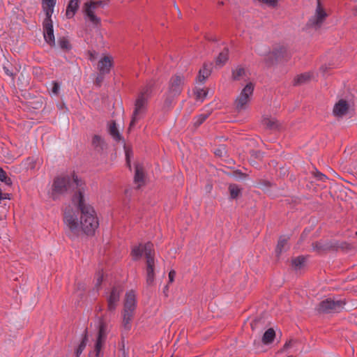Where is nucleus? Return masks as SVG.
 Masks as SVG:
<instances>
[{
	"instance_id": "f257e3e1",
	"label": "nucleus",
	"mask_w": 357,
	"mask_h": 357,
	"mask_svg": "<svg viewBox=\"0 0 357 357\" xmlns=\"http://www.w3.org/2000/svg\"><path fill=\"white\" fill-rule=\"evenodd\" d=\"M73 204L75 210L68 206L64 211L63 222L67 235L71 238L79 236L82 232L93 235L99 226L93 208L86 203L81 192L73 198Z\"/></svg>"
},
{
	"instance_id": "f03ea898",
	"label": "nucleus",
	"mask_w": 357,
	"mask_h": 357,
	"mask_svg": "<svg viewBox=\"0 0 357 357\" xmlns=\"http://www.w3.org/2000/svg\"><path fill=\"white\" fill-rule=\"evenodd\" d=\"M82 185V181L79 180L75 174L58 176L53 181L51 197L53 199H56L60 195H64L75 191L74 197L79 195L80 192L83 194Z\"/></svg>"
},
{
	"instance_id": "7ed1b4c3",
	"label": "nucleus",
	"mask_w": 357,
	"mask_h": 357,
	"mask_svg": "<svg viewBox=\"0 0 357 357\" xmlns=\"http://www.w3.org/2000/svg\"><path fill=\"white\" fill-rule=\"evenodd\" d=\"M142 255H144L146 258V284L151 286L154 283L155 269V252L151 243L149 242L133 248L132 255L135 260L139 259Z\"/></svg>"
},
{
	"instance_id": "20e7f679",
	"label": "nucleus",
	"mask_w": 357,
	"mask_h": 357,
	"mask_svg": "<svg viewBox=\"0 0 357 357\" xmlns=\"http://www.w3.org/2000/svg\"><path fill=\"white\" fill-rule=\"evenodd\" d=\"M151 93V86L146 85L142 89L141 92L138 95L135 102L134 111L132 115L131 121L130 123L129 130L134 127L146 114L148 100Z\"/></svg>"
},
{
	"instance_id": "39448f33",
	"label": "nucleus",
	"mask_w": 357,
	"mask_h": 357,
	"mask_svg": "<svg viewBox=\"0 0 357 357\" xmlns=\"http://www.w3.org/2000/svg\"><path fill=\"white\" fill-rule=\"evenodd\" d=\"M136 309V296L133 291L126 294L124 307L123 311L122 325L124 331H129L131 328V321Z\"/></svg>"
},
{
	"instance_id": "423d86ee",
	"label": "nucleus",
	"mask_w": 357,
	"mask_h": 357,
	"mask_svg": "<svg viewBox=\"0 0 357 357\" xmlns=\"http://www.w3.org/2000/svg\"><path fill=\"white\" fill-rule=\"evenodd\" d=\"M255 86L252 82L248 83L241 90L235 100V108L238 112L245 110L252 96Z\"/></svg>"
},
{
	"instance_id": "0eeeda50",
	"label": "nucleus",
	"mask_w": 357,
	"mask_h": 357,
	"mask_svg": "<svg viewBox=\"0 0 357 357\" xmlns=\"http://www.w3.org/2000/svg\"><path fill=\"white\" fill-rule=\"evenodd\" d=\"M327 17L328 14L325 8L321 5L320 1L317 0L314 13L309 19L307 26L317 30L322 26Z\"/></svg>"
},
{
	"instance_id": "6e6552de",
	"label": "nucleus",
	"mask_w": 357,
	"mask_h": 357,
	"mask_svg": "<svg viewBox=\"0 0 357 357\" xmlns=\"http://www.w3.org/2000/svg\"><path fill=\"white\" fill-rule=\"evenodd\" d=\"M107 325L101 319L99 322L98 333L93 351L89 354L90 357H99L103 344L105 342L107 334Z\"/></svg>"
},
{
	"instance_id": "1a4fd4ad",
	"label": "nucleus",
	"mask_w": 357,
	"mask_h": 357,
	"mask_svg": "<svg viewBox=\"0 0 357 357\" xmlns=\"http://www.w3.org/2000/svg\"><path fill=\"white\" fill-rule=\"evenodd\" d=\"M345 303L342 300L326 299L319 303L318 311L324 313L339 312L344 308Z\"/></svg>"
},
{
	"instance_id": "9d476101",
	"label": "nucleus",
	"mask_w": 357,
	"mask_h": 357,
	"mask_svg": "<svg viewBox=\"0 0 357 357\" xmlns=\"http://www.w3.org/2000/svg\"><path fill=\"white\" fill-rule=\"evenodd\" d=\"M102 1L98 0H90L84 3L82 10L83 13L89 18L90 22L94 24L100 23V19L94 14L96 10L101 6Z\"/></svg>"
},
{
	"instance_id": "9b49d317",
	"label": "nucleus",
	"mask_w": 357,
	"mask_h": 357,
	"mask_svg": "<svg viewBox=\"0 0 357 357\" xmlns=\"http://www.w3.org/2000/svg\"><path fill=\"white\" fill-rule=\"evenodd\" d=\"M185 77L183 75H174L169 81L167 92L171 93L173 96H178L183 91Z\"/></svg>"
},
{
	"instance_id": "f8f14e48",
	"label": "nucleus",
	"mask_w": 357,
	"mask_h": 357,
	"mask_svg": "<svg viewBox=\"0 0 357 357\" xmlns=\"http://www.w3.org/2000/svg\"><path fill=\"white\" fill-rule=\"evenodd\" d=\"M43 35L47 43L50 45L55 44L52 20L50 17H46L43 22Z\"/></svg>"
},
{
	"instance_id": "ddd939ff",
	"label": "nucleus",
	"mask_w": 357,
	"mask_h": 357,
	"mask_svg": "<svg viewBox=\"0 0 357 357\" xmlns=\"http://www.w3.org/2000/svg\"><path fill=\"white\" fill-rule=\"evenodd\" d=\"M113 66V59L110 56H104L98 63V70L100 75L109 73L111 68Z\"/></svg>"
},
{
	"instance_id": "4468645a",
	"label": "nucleus",
	"mask_w": 357,
	"mask_h": 357,
	"mask_svg": "<svg viewBox=\"0 0 357 357\" xmlns=\"http://www.w3.org/2000/svg\"><path fill=\"white\" fill-rule=\"evenodd\" d=\"M121 290L119 288L114 287L107 299V310L113 311L115 310L119 301Z\"/></svg>"
},
{
	"instance_id": "2eb2a0df",
	"label": "nucleus",
	"mask_w": 357,
	"mask_h": 357,
	"mask_svg": "<svg viewBox=\"0 0 357 357\" xmlns=\"http://www.w3.org/2000/svg\"><path fill=\"white\" fill-rule=\"evenodd\" d=\"M349 108L347 102L341 99L334 105L333 112L335 116L342 117L347 113Z\"/></svg>"
},
{
	"instance_id": "dca6fc26",
	"label": "nucleus",
	"mask_w": 357,
	"mask_h": 357,
	"mask_svg": "<svg viewBox=\"0 0 357 357\" xmlns=\"http://www.w3.org/2000/svg\"><path fill=\"white\" fill-rule=\"evenodd\" d=\"M79 0H70L66 8V16L68 19L73 18L79 8Z\"/></svg>"
},
{
	"instance_id": "f3484780",
	"label": "nucleus",
	"mask_w": 357,
	"mask_h": 357,
	"mask_svg": "<svg viewBox=\"0 0 357 357\" xmlns=\"http://www.w3.org/2000/svg\"><path fill=\"white\" fill-rule=\"evenodd\" d=\"M55 4L56 0H43L42 6L45 13L46 17H52Z\"/></svg>"
},
{
	"instance_id": "a211bd4d",
	"label": "nucleus",
	"mask_w": 357,
	"mask_h": 357,
	"mask_svg": "<svg viewBox=\"0 0 357 357\" xmlns=\"http://www.w3.org/2000/svg\"><path fill=\"white\" fill-rule=\"evenodd\" d=\"M232 77L234 80H241L248 78L246 70L241 66H237L232 71Z\"/></svg>"
},
{
	"instance_id": "6ab92c4d",
	"label": "nucleus",
	"mask_w": 357,
	"mask_h": 357,
	"mask_svg": "<svg viewBox=\"0 0 357 357\" xmlns=\"http://www.w3.org/2000/svg\"><path fill=\"white\" fill-rule=\"evenodd\" d=\"M313 77L312 73H305L303 74H301L298 75L294 80V85H301L308 82L312 79Z\"/></svg>"
},
{
	"instance_id": "aec40b11",
	"label": "nucleus",
	"mask_w": 357,
	"mask_h": 357,
	"mask_svg": "<svg viewBox=\"0 0 357 357\" xmlns=\"http://www.w3.org/2000/svg\"><path fill=\"white\" fill-rule=\"evenodd\" d=\"M144 177L143 167L140 165H137L135 167V182L137 184L138 188L144 183Z\"/></svg>"
},
{
	"instance_id": "412c9836",
	"label": "nucleus",
	"mask_w": 357,
	"mask_h": 357,
	"mask_svg": "<svg viewBox=\"0 0 357 357\" xmlns=\"http://www.w3.org/2000/svg\"><path fill=\"white\" fill-rule=\"evenodd\" d=\"M92 144L93 147L98 151H102L106 144L104 140L99 135H94L92 139Z\"/></svg>"
},
{
	"instance_id": "4be33fe9",
	"label": "nucleus",
	"mask_w": 357,
	"mask_h": 357,
	"mask_svg": "<svg viewBox=\"0 0 357 357\" xmlns=\"http://www.w3.org/2000/svg\"><path fill=\"white\" fill-rule=\"evenodd\" d=\"M275 337V333L273 328L268 329L262 337V342L265 344L271 343Z\"/></svg>"
},
{
	"instance_id": "5701e85b",
	"label": "nucleus",
	"mask_w": 357,
	"mask_h": 357,
	"mask_svg": "<svg viewBox=\"0 0 357 357\" xmlns=\"http://www.w3.org/2000/svg\"><path fill=\"white\" fill-rule=\"evenodd\" d=\"M177 96H173L171 93L166 92L164 95V104L163 107L165 109H169L172 107L174 99Z\"/></svg>"
},
{
	"instance_id": "b1692460",
	"label": "nucleus",
	"mask_w": 357,
	"mask_h": 357,
	"mask_svg": "<svg viewBox=\"0 0 357 357\" xmlns=\"http://www.w3.org/2000/svg\"><path fill=\"white\" fill-rule=\"evenodd\" d=\"M263 123L268 128L275 130L278 128V123L275 119L273 117H266L263 120Z\"/></svg>"
},
{
	"instance_id": "393cba45",
	"label": "nucleus",
	"mask_w": 357,
	"mask_h": 357,
	"mask_svg": "<svg viewBox=\"0 0 357 357\" xmlns=\"http://www.w3.org/2000/svg\"><path fill=\"white\" fill-rule=\"evenodd\" d=\"M211 74L210 68L207 66H204L202 69L199 71L198 80L200 82H203Z\"/></svg>"
},
{
	"instance_id": "a878e982",
	"label": "nucleus",
	"mask_w": 357,
	"mask_h": 357,
	"mask_svg": "<svg viewBox=\"0 0 357 357\" xmlns=\"http://www.w3.org/2000/svg\"><path fill=\"white\" fill-rule=\"evenodd\" d=\"M194 93L196 100L200 102H202L207 96L208 91L204 89L196 88Z\"/></svg>"
},
{
	"instance_id": "bb28decb",
	"label": "nucleus",
	"mask_w": 357,
	"mask_h": 357,
	"mask_svg": "<svg viewBox=\"0 0 357 357\" xmlns=\"http://www.w3.org/2000/svg\"><path fill=\"white\" fill-rule=\"evenodd\" d=\"M287 241H288V238H286L285 236H281L279 238V241L278 242V245L276 247V250H275L276 254L278 255H280L283 252V250H284V248L287 245Z\"/></svg>"
},
{
	"instance_id": "cd10ccee",
	"label": "nucleus",
	"mask_w": 357,
	"mask_h": 357,
	"mask_svg": "<svg viewBox=\"0 0 357 357\" xmlns=\"http://www.w3.org/2000/svg\"><path fill=\"white\" fill-rule=\"evenodd\" d=\"M258 53L261 56H265L264 61L267 63H272V61H269V59H271L273 56L276 58L279 57V55L277 54L275 52H269L268 48H265L264 51L258 50Z\"/></svg>"
},
{
	"instance_id": "c85d7f7f",
	"label": "nucleus",
	"mask_w": 357,
	"mask_h": 357,
	"mask_svg": "<svg viewBox=\"0 0 357 357\" xmlns=\"http://www.w3.org/2000/svg\"><path fill=\"white\" fill-rule=\"evenodd\" d=\"M109 132L112 137L116 141H119L121 139L120 133L116 126V123L112 122L109 124Z\"/></svg>"
},
{
	"instance_id": "c756f323",
	"label": "nucleus",
	"mask_w": 357,
	"mask_h": 357,
	"mask_svg": "<svg viewBox=\"0 0 357 357\" xmlns=\"http://www.w3.org/2000/svg\"><path fill=\"white\" fill-rule=\"evenodd\" d=\"M209 114H210L208 112H206V113L200 114L196 116L195 117H194V119H193L194 126L195 127L199 126L202 123H203L206 121V119L208 117Z\"/></svg>"
},
{
	"instance_id": "7c9ffc66",
	"label": "nucleus",
	"mask_w": 357,
	"mask_h": 357,
	"mask_svg": "<svg viewBox=\"0 0 357 357\" xmlns=\"http://www.w3.org/2000/svg\"><path fill=\"white\" fill-rule=\"evenodd\" d=\"M228 50L225 48L224 50L219 54L216 59V63L218 65L222 66L226 63L228 59Z\"/></svg>"
},
{
	"instance_id": "2f4dec72",
	"label": "nucleus",
	"mask_w": 357,
	"mask_h": 357,
	"mask_svg": "<svg viewBox=\"0 0 357 357\" xmlns=\"http://www.w3.org/2000/svg\"><path fill=\"white\" fill-rule=\"evenodd\" d=\"M231 198L236 199L241 193V189L236 184H231L229 187Z\"/></svg>"
},
{
	"instance_id": "473e14b6",
	"label": "nucleus",
	"mask_w": 357,
	"mask_h": 357,
	"mask_svg": "<svg viewBox=\"0 0 357 357\" xmlns=\"http://www.w3.org/2000/svg\"><path fill=\"white\" fill-rule=\"evenodd\" d=\"M2 68L3 70L4 73L6 75L12 77V79H14L15 73H14L13 70L10 69V64L8 61H6L3 63Z\"/></svg>"
},
{
	"instance_id": "72a5a7b5",
	"label": "nucleus",
	"mask_w": 357,
	"mask_h": 357,
	"mask_svg": "<svg viewBox=\"0 0 357 357\" xmlns=\"http://www.w3.org/2000/svg\"><path fill=\"white\" fill-rule=\"evenodd\" d=\"M87 343V336L85 334L81 343L79 344L78 348L75 351V355L77 357H79L80 354L82 353L83 350L85 349Z\"/></svg>"
},
{
	"instance_id": "f704fd0d",
	"label": "nucleus",
	"mask_w": 357,
	"mask_h": 357,
	"mask_svg": "<svg viewBox=\"0 0 357 357\" xmlns=\"http://www.w3.org/2000/svg\"><path fill=\"white\" fill-rule=\"evenodd\" d=\"M305 262L303 257H298L292 259V265L296 269H300Z\"/></svg>"
},
{
	"instance_id": "c9c22d12",
	"label": "nucleus",
	"mask_w": 357,
	"mask_h": 357,
	"mask_svg": "<svg viewBox=\"0 0 357 357\" xmlns=\"http://www.w3.org/2000/svg\"><path fill=\"white\" fill-rule=\"evenodd\" d=\"M0 181L7 185L12 184L10 178L7 176L6 172L1 167H0Z\"/></svg>"
},
{
	"instance_id": "e433bc0d",
	"label": "nucleus",
	"mask_w": 357,
	"mask_h": 357,
	"mask_svg": "<svg viewBox=\"0 0 357 357\" xmlns=\"http://www.w3.org/2000/svg\"><path fill=\"white\" fill-rule=\"evenodd\" d=\"M59 45L62 50H69L70 48L69 41L65 38H62L59 40Z\"/></svg>"
},
{
	"instance_id": "4c0bfd02",
	"label": "nucleus",
	"mask_w": 357,
	"mask_h": 357,
	"mask_svg": "<svg viewBox=\"0 0 357 357\" xmlns=\"http://www.w3.org/2000/svg\"><path fill=\"white\" fill-rule=\"evenodd\" d=\"M52 93L56 95L59 93V89H60V86L56 82H53L52 83Z\"/></svg>"
},
{
	"instance_id": "58836bf2",
	"label": "nucleus",
	"mask_w": 357,
	"mask_h": 357,
	"mask_svg": "<svg viewBox=\"0 0 357 357\" xmlns=\"http://www.w3.org/2000/svg\"><path fill=\"white\" fill-rule=\"evenodd\" d=\"M104 75H100V73L98 72V76H97V77L96 79V81H95V82H96V84L97 85H98V86L100 85V84L102 83V80L104 79Z\"/></svg>"
},
{
	"instance_id": "ea45409f",
	"label": "nucleus",
	"mask_w": 357,
	"mask_h": 357,
	"mask_svg": "<svg viewBox=\"0 0 357 357\" xmlns=\"http://www.w3.org/2000/svg\"><path fill=\"white\" fill-rule=\"evenodd\" d=\"M315 176L317 178L318 180H320V181H325L327 177L322 173L321 172H317L315 175Z\"/></svg>"
},
{
	"instance_id": "a19ab883",
	"label": "nucleus",
	"mask_w": 357,
	"mask_h": 357,
	"mask_svg": "<svg viewBox=\"0 0 357 357\" xmlns=\"http://www.w3.org/2000/svg\"><path fill=\"white\" fill-rule=\"evenodd\" d=\"M175 275H176V272L174 271H171L169 273V282H172L174 281Z\"/></svg>"
},
{
	"instance_id": "79ce46f5",
	"label": "nucleus",
	"mask_w": 357,
	"mask_h": 357,
	"mask_svg": "<svg viewBox=\"0 0 357 357\" xmlns=\"http://www.w3.org/2000/svg\"><path fill=\"white\" fill-rule=\"evenodd\" d=\"M10 195L8 193H3L0 189V200L10 199Z\"/></svg>"
},
{
	"instance_id": "37998d69",
	"label": "nucleus",
	"mask_w": 357,
	"mask_h": 357,
	"mask_svg": "<svg viewBox=\"0 0 357 357\" xmlns=\"http://www.w3.org/2000/svg\"><path fill=\"white\" fill-rule=\"evenodd\" d=\"M291 340H290V341H289V342H287L284 344V346H283V348H282V351H284V350H285V349H287L288 348H289V347H291Z\"/></svg>"
},
{
	"instance_id": "c03bdc74",
	"label": "nucleus",
	"mask_w": 357,
	"mask_h": 357,
	"mask_svg": "<svg viewBox=\"0 0 357 357\" xmlns=\"http://www.w3.org/2000/svg\"><path fill=\"white\" fill-rule=\"evenodd\" d=\"M314 248L316 250H321V249H323V247H322L321 243H316L314 246Z\"/></svg>"
},
{
	"instance_id": "a18cd8bd",
	"label": "nucleus",
	"mask_w": 357,
	"mask_h": 357,
	"mask_svg": "<svg viewBox=\"0 0 357 357\" xmlns=\"http://www.w3.org/2000/svg\"><path fill=\"white\" fill-rule=\"evenodd\" d=\"M95 54H96L95 52H90V54H89V59L91 61H94L95 60V59H96Z\"/></svg>"
},
{
	"instance_id": "49530a36",
	"label": "nucleus",
	"mask_w": 357,
	"mask_h": 357,
	"mask_svg": "<svg viewBox=\"0 0 357 357\" xmlns=\"http://www.w3.org/2000/svg\"><path fill=\"white\" fill-rule=\"evenodd\" d=\"M129 154H130L129 151L126 150V155L127 162H128V165L130 166Z\"/></svg>"
},
{
	"instance_id": "de8ad7c7",
	"label": "nucleus",
	"mask_w": 357,
	"mask_h": 357,
	"mask_svg": "<svg viewBox=\"0 0 357 357\" xmlns=\"http://www.w3.org/2000/svg\"><path fill=\"white\" fill-rule=\"evenodd\" d=\"M221 152H222L221 149H217V150L215 151V153L216 155H221Z\"/></svg>"
},
{
	"instance_id": "09e8293b",
	"label": "nucleus",
	"mask_w": 357,
	"mask_h": 357,
	"mask_svg": "<svg viewBox=\"0 0 357 357\" xmlns=\"http://www.w3.org/2000/svg\"><path fill=\"white\" fill-rule=\"evenodd\" d=\"M101 281H102V278L101 277H99L98 278V281H97V285H100V283H101Z\"/></svg>"
},
{
	"instance_id": "8fccbe9b",
	"label": "nucleus",
	"mask_w": 357,
	"mask_h": 357,
	"mask_svg": "<svg viewBox=\"0 0 357 357\" xmlns=\"http://www.w3.org/2000/svg\"><path fill=\"white\" fill-rule=\"evenodd\" d=\"M347 246H348V245H347L346 243H343L342 244L341 248H347Z\"/></svg>"
},
{
	"instance_id": "3c124183",
	"label": "nucleus",
	"mask_w": 357,
	"mask_h": 357,
	"mask_svg": "<svg viewBox=\"0 0 357 357\" xmlns=\"http://www.w3.org/2000/svg\"><path fill=\"white\" fill-rule=\"evenodd\" d=\"M5 218H6V215H4V214H1V215H0V220H3V219H4Z\"/></svg>"
},
{
	"instance_id": "603ef678",
	"label": "nucleus",
	"mask_w": 357,
	"mask_h": 357,
	"mask_svg": "<svg viewBox=\"0 0 357 357\" xmlns=\"http://www.w3.org/2000/svg\"><path fill=\"white\" fill-rule=\"evenodd\" d=\"M176 8H177L178 12L179 13V14H181L180 10L178 8V7H176Z\"/></svg>"
},
{
	"instance_id": "864d4df0",
	"label": "nucleus",
	"mask_w": 357,
	"mask_h": 357,
	"mask_svg": "<svg viewBox=\"0 0 357 357\" xmlns=\"http://www.w3.org/2000/svg\"><path fill=\"white\" fill-rule=\"evenodd\" d=\"M356 235L357 236V231L356 232Z\"/></svg>"
},
{
	"instance_id": "5fc2aeb1",
	"label": "nucleus",
	"mask_w": 357,
	"mask_h": 357,
	"mask_svg": "<svg viewBox=\"0 0 357 357\" xmlns=\"http://www.w3.org/2000/svg\"><path fill=\"white\" fill-rule=\"evenodd\" d=\"M356 13H357V7H356Z\"/></svg>"
}]
</instances>
